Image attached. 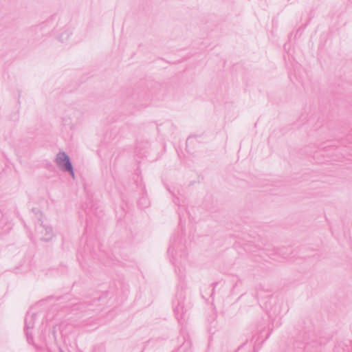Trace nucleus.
Instances as JSON below:
<instances>
[{"label":"nucleus","mask_w":352,"mask_h":352,"mask_svg":"<svg viewBox=\"0 0 352 352\" xmlns=\"http://www.w3.org/2000/svg\"><path fill=\"white\" fill-rule=\"evenodd\" d=\"M57 162L60 166H63L67 170L74 175L73 168L67 155L59 153L57 157Z\"/></svg>","instance_id":"nucleus-1"}]
</instances>
